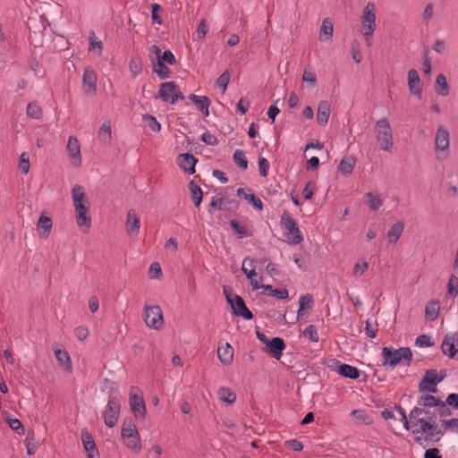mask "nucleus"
<instances>
[{
	"label": "nucleus",
	"mask_w": 458,
	"mask_h": 458,
	"mask_svg": "<svg viewBox=\"0 0 458 458\" xmlns=\"http://www.w3.org/2000/svg\"><path fill=\"white\" fill-rule=\"evenodd\" d=\"M411 428L415 443L423 445L425 441H440L445 431L437 423V416L430 410L415 407L410 411Z\"/></svg>",
	"instance_id": "f257e3e1"
},
{
	"label": "nucleus",
	"mask_w": 458,
	"mask_h": 458,
	"mask_svg": "<svg viewBox=\"0 0 458 458\" xmlns=\"http://www.w3.org/2000/svg\"><path fill=\"white\" fill-rule=\"evenodd\" d=\"M72 199L74 206L77 225L85 233L91 226L89 202L82 186L76 184L72 189Z\"/></svg>",
	"instance_id": "f03ea898"
},
{
	"label": "nucleus",
	"mask_w": 458,
	"mask_h": 458,
	"mask_svg": "<svg viewBox=\"0 0 458 458\" xmlns=\"http://www.w3.org/2000/svg\"><path fill=\"white\" fill-rule=\"evenodd\" d=\"M382 366L394 369L398 364L409 366L412 360V352L409 347L395 349L392 346H385L381 351Z\"/></svg>",
	"instance_id": "7ed1b4c3"
},
{
	"label": "nucleus",
	"mask_w": 458,
	"mask_h": 458,
	"mask_svg": "<svg viewBox=\"0 0 458 458\" xmlns=\"http://www.w3.org/2000/svg\"><path fill=\"white\" fill-rule=\"evenodd\" d=\"M375 138L379 148L391 153L394 148V136L390 123L384 117L375 123Z\"/></svg>",
	"instance_id": "20e7f679"
},
{
	"label": "nucleus",
	"mask_w": 458,
	"mask_h": 458,
	"mask_svg": "<svg viewBox=\"0 0 458 458\" xmlns=\"http://www.w3.org/2000/svg\"><path fill=\"white\" fill-rule=\"evenodd\" d=\"M360 23L362 35L367 47L372 45V37L377 29L376 23V5L372 2H369L362 10Z\"/></svg>",
	"instance_id": "39448f33"
},
{
	"label": "nucleus",
	"mask_w": 458,
	"mask_h": 458,
	"mask_svg": "<svg viewBox=\"0 0 458 458\" xmlns=\"http://www.w3.org/2000/svg\"><path fill=\"white\" fill-rule=\"evenodd\" d=\"M121 436L126 447L136 453L141 450V441L136 425L131 419H125L121 428Z\"/></svg>",
	"instance_id": "423d86ee"
},
{
	"label": "nucleus",
	"mask_w": 458,
	"mask_h": 458,
	"mask_svg": "<svg viewBox=\"0 0 458 458\" xmlns=\"http://www.w3.org/2000/svg\"><path fill=\"white\" fill-rule=\"evenodd\" d=\"M280 223L288 243L297 245L302 242L303 236L298 224L287 211L283 213Z\"/></svg>",
	"instance_id": "0eeeda50"
},
{
	"label": "nucleus",
	"mask_w": 458,
	"mask_h": 458,
	"mask_svg": "<svg viewBox=\"0 0 458 458\" xmlns=\"http://www.w3.org/2000/svg\"><path fill=\"white\" fill-rule=\"evenodd\" d=\"M143 318L148 327L160 330L164 327L163 313L159 306L145 304Z\"/></svg>",
	"instance_id": "6e6552de"
},
{
	"label": "nucleus",
	"mask_w": 458,
	"mask_h": 458,
	"mask_svg": "<svg viewBox=\"0 0 458 458\" xmlns=\"http://www.w3.org/2000/svg\"><path fill=\"white\" fill-rule=\"evenodd\" d=\"M120 411V401L114 396H110L103 413L105 425L110 428H114L118 421Z\"/></svg>",
	"instance_id": "1a4fd4ad"
},
{
	"label": "nucleus",
	"mask_w": 458,
	"mask_h": 458,
	"mask_svg": "<svg viewBox=\"0 0 458 458\" xmlns=\"http://www.w3.org/2000/svg\"><path fill=\"white\" fill-rule=\"evenodd\" d=\"M435 146L437 157L445 159L449 153L450 134L443 126H439L436 131Z\"/></svg>",
	"instance_id": "9d476101"
},
{
	"label": "nucleus",
	"mask_w": 458,
	"mask_h": 458,
	"mask_svg": "<svg viewBox=\"0 0 458 458\" xmlns=\"http://www.w3.org/2000/svg\"><path fill=\"white\" fill-rule=\"evenodd\" d=\"M129 405L131 411L136 418H145L147 411L144 399L139 389L135 386L131 387Z\"/></svg>",
	"instance_id": "9b49d317"
},
{
	"label": "nucleus",
	"mask_w": 458,
	"mask_h": 458,
	"mask_svg": "<svg viewBox=\"0 0 458 458\" xmlns=\"http://www.w3.org/2000/svg\"><path fill=\"white\" fill-rule=\"evenodd\" d=\"M158 95L163 101L171 104H175L178 99H183L184 98L174 81L162 83Z\"/></svg>",
	"instance_id": "f8f14e48"
},
{
	"label": "nucleus",
	"mask_w": 458,
	"mask_h": 458,
	"mask_svg": "<svg viewBox=\"0 0 458 458\" xmlns=\"http://www.w3.org/2000/svg\"><path fill=\"white\" fill-rule=\"evenodd\" d=\"M65 149L70 164L73 167H80L82 163V157L81 152V144L76 136H70L68 138Z\"/></svg>",
	"instance_id": "ddd939ff"
},
{
	"label": "nucleus",
	"mask_w": 458,
	"mask_h": 458,
	"mask_svg": "<svg viewBox=\"0 0 458 458\" xmlns=\"http://www.w3.org/2000/svg\"><path fill=\"white\" fill-rule=\"evenodd\" d=\"M418 404L421 409L429 410L432 407H437L439 414L441 416L450 415L451 411L448 407L445 406V403L441 401L438 397L433 396L431 394H422L420 397Z\"/></svg>",
	"instance_id": "4468645a"
},
{
	"label": "nucleus",
	"mask_w": 458,
	"mask_h": 458,
	"mask_svg": "<svg viewBox=\"0 0 458 458\" xmlns=\"http://www.w3.org/2000/svg\"><path fill=\"white\" fill-rule=\"evenodd\" d=\"M443 380V377H438L436 369L428 370L420 383L419 388L420 392H437V385Z\"/></svg>",
	"instance_id": "2eb2a0df"
},
{
	"label": "nucleus",
	"mask_w": 458,
	"mask_h": 458,
	"mask_svg": "<svg viewBox=\"0 0 458 458\" xmlns=\"http://www.w3.org/2000/svg\"><path fill=\"white\" fill-rule=\"evenodd\" d=\"M442 352L449 358H454L458 353V336L456 333L445 335L441 344Z\"/></svg>",
	"instance_id": "dca6fc26"
},
{
	"label": "nucleus",
	"mask_w": 458,
	"mask_h": 458,
	"mask_svg": "<svg viewBox=\"0 0 458 458\" xmlns=\"http://www.w3.org/2000/svg\"><path fill=\"white\" fill-rule=\"evenodd\" d=\"M229 304L234 315L243 318L246 320H250L253 318L252 313L246 307L243 299L239 295H234L233 299L229 300Z\"/></svg>",
	"instance_id": "f3484780"
},
{
	"label": "nucleus",
	"mask_w": 458,
	"mask_h": 458,
	"mask_svg": "<svg viewBox=\"0 0 458 458\" xmlns=\"http://www.w3.org/2000/svg\"><path fill=\"white\" fill-rule=\"evenodd\" d=\"M237 208L238 203L234 199L214 196L209 203L208 213L213 214L214 209L232 210L236 209Z\"/></svg>",
	"instance_id": "a211bd4d"
},
{
	"label": "nucleus",
	"mask_w": 458,
	"mask_h": 458,
	"mask_svg": "<svg viewBox=\"0 0 458 458\" xmlns=\"http://www.w3.org/2000/svg\"><path fill=\"white\" fill-rule=\"evenodd\" d=\"M197 162L198 159L190 153L180 154L176 159L178 166L184 173L189 174H193L195 173V165Z\"/></svg>",
	"instance_id": "6ab92c4d"
},
{
	"label": "nucleus",
	"mask_w": 458,
	"mask_h": 458,
	"mask_svg": "<svg viewBox=\"0 0 458 458\" xmlns=\"http://www.w3.org/2000/svg\"><path fill=\"white\" fill-rule=\"evenodd\" d=\"M254 262L255 261L253 259L245 258L242 262V270L247 276L248 279H250L252 289L258 290L260 288V284L256 279L257 273L255 270Z\"/></svg>",
	"instance_id": "aec40b11"
},
{
	"label": "nucleus",
	"mask_w": 458,
	"mask_h": 458,
	"mask_svg": "<svg viewBox=\"0 0 458 458\" xmlns=\"http://www.w3.org/2000/svg\"><path fill=\"white\" fill-rule=\"evenodd\" d=\"M81 441L88 458H99V453L97 449L95 441L91 434L86 429L81 430Z\"/></svg>",
	"instance_id": "412c9836"
},
{
	"label": "nucleus",
	"mask_w": 458,
	"mask_h": 458,
	"mask_svg": "<svg viewBox=\"0 0 458 458\" xmlns=\"http://www.w3.org/2000/svg\"><path fill=\"white\" fill-rule=\"evenodd\" d=\"M408 88L411 95L417 97L419 99L422 97V88L420 79L418 72L415 69H411L408 72Z\"/></svg>",
	"instance_id": "4be33fe9"
},
{
	"label": "nucleus",
	"mask_w": 458,
	"mask_h": 458,
	"mask_svg": "<svg viewBox=\"0 0 458 458\" xmlns=\"http://www.w3.org/2000/svg\"><path fill=\"white\" fill-rule=\"evenodd\" d=\"M140 228V220L133 209L127 212L125 229L128 234L138 235Z\"/></svg>",
	"instance_id": "5701e85b"
},
{
	"label": "nucleus",
	"mask_w": 458,
	"mask_h": 458,
	"mask_svg": "<svg viewBox=\"0 0 458 458\" xmlns=\"http://www.w3.org/2000/svg\"><path fill=\"white\" fill-rule=\"evenodd\" d=\"M83 88L86 93H95L97 90V74L91 69H85L82 75Z\"/></svg>",
	"instance_id": "b1692460"
},
{
	"label": "nucleus",
	"mask_w": 458,
	"mask_h": 458,
	"mask_svg": "<svg viewBox=\"0 0 458 458\" xmlns=\"http://www.w3.org/2000/svg\"><path fill=\"white\" fill-rule=\"evenodd\" d=\"M265 344L269 347L272 356L279 360L282 357L283 351L285 349V344L280 337H274L269 342H265Z\"/></svg>",
	"instance_id": "393cba45"
},
{
	"label": "nucleus",
	"mask_w": 458,
	"mask_h": 458,
	"mask_svg": "<svg viewBox=\"0 0 458 458\" xmlns=\"http://www.w3.org/2000/svg\"><path fill=\"white\" fill-rule=\"evenodd\" d=\"M331 106L328 101H320L318 106L317 121L319 125H326L330 116Z\"/></svg>",
	"instance_id": "a878e982"
},
{
	"label": "nucleus",
	"mask_w": 458,
	"mask_h": 458,
	"mask_svg": "<svg viewBox=\"0 0 458 458\" xmlns=\"http://www.w3.org/2000/svg\"><path fill=\"white\" fill-rule=\"evenodd\" d=\"M189 98L194 105H196L197 108L202 113V114L205 117L208 116L210 100L208 97L191 94Z\"/></svg>",
	"instance_id": "bb28decb"
},
{
	"label": "nucleus",
	"mask_w": 458,
	"mask_h": 458,
	"mask_svg": "<svg viewBox=\"0 0 458 458\" xmlns=\"http://www.w3.org/2000/svg\"><path fill=\"white\" fill-rule=\"evenodd\" d=\"M55 357L59 365L66 371L71 372L72 369V363L71 357L67 351L64 349H55Z\"/></svg>",
	"instance_id": "cd10ccee"
},
{
	"label": "nucleus",
	"mask_w": 458,
	"mask_h": 458,
	"mask_svg": "<svg viewBox=\"0 0 458 458\" xmlns=\"http://www.w3.org/2000/svg\"><path fill=\"white\" fill-rule=\"evenodd\" d=\"M217 355L223 364L229 365L233 361V349L228 343H225L218 346Z\"/></svg>",
	"instance_id": "c85d7f7f"
},
{
	"label": "nucleus",
	"mask_w": 458,
	"mask_h": 458,
	"mask_svg": "<svg viewBox=\"0 0 458 458\" xmlns=\"http://www.w3.org/2000/svg\"><path fill=\"white\" fill-rule=\"evenodd\" d=\"M334 26L333 22L329 18H325L322 21L319 29V39L321 41H331L333 38Z\"/></svg>",
	"instance_id": "c756f323"
},
{
	"label": "nucleus",
	"mask_w": 458,
	"mask_h": 458,
	"mask_svg": "<svg viewBox=\"0 0 458 458\" xmlns=\"http://www.w3.org/2000/svg\"><path fill=\"white\" fill-rule=\"evenodd\" d=\"M52 225V219L48 216L41 215L38 222L39 236L43 239H47L49 236Z\"/></svg>",
	"instance_id": "7c9ffc66"
},
{
	"label": "nucleus",
	"mask_w": 458,
	"mask_h": 458,
	"mask_svg": "<svg viewBox=\"0 0 458 458\" xmlns=\"http://www.w3.org/2000/svg\"><path fill=\"white\" fill-rule=\"evenodd\" d=\"M337 372L341 376L350 379H357L360 375V370L356 367L343 363L339 364Z\"/></svg>",
	"instance_id": "2f4dec72"
},
{
	"label": "nucleus",
	"mask_w": 458,
	"mask_h": 458,
	"mask_svg": "<svg viewBox=\"0 0 458 458\" xmlns=\"http://www.w3.org/2000/svg\"><path fill=\"white\" fill-rule=\"evenodd\" d=\"M217 396L221 402L228 405L234 403L237 398L236 394L227 386L220 387L217 391Z\"/></svg>",
	"instance_id": "473e14b6"
},
{
	"label": "nucleus",
	"mask_w": 458,
	"mask_h": 458,
	"mask_svg": "<svg viewBox=\"0 0 458 458\" xmlns=\"http://www.w3.org/2000/svg\"><path fill=\"white\" fill-rule=\"evenodd\" d=\"M354 165L355 158L352 156H346L341 160L338 171L343 175H350L353 171Z\"/></svg>",
	"instance_id": "72a5a7b5"
},
{
	"label": "nucleus",
	"mask_w": 458,
	"mask_h": 458,
	"mask_svg": "<svg viewBox=\"0 0 458 458\" xmlns=\"http://www.w3.org/2000/svg\"><path fill=\"white\" fill-rule=\"evenodd\" d=\"M404 225L403 222H397L393 225L386 234L389 243H395L401 237Z\"/></svg>",
	"instance_id": "f704fd0d"
},
{
	"label": "nucleus",
	"mask_w": 458,
	"mask_h": 458,
	"mask_svg": "<svg viewBox=\"0 0 458 458\" xmlns=\"http://www.w3.org/2000/svg\"><path fill=\"white\" fill-rule=\"evenodd\" d=\"M299 310L297 312L298 318L305 314V310H310L313 306V297L311 294H304L300 297L299 300Z\"/></svg>",
	"instance_id": "c9c22d12"
},
{
	"label": "nucleus",
	"mask_w": 458,
	"mask_h": 458,
	"mask_svg": "<svg viewBox=\"0 0 458 458\" xmlns=\"http://www.w3.org/2000/svg\"><path fill=\"white\" fill-rule=\"evenodd\" d=\"M440 310V303L438 301H431L426 304L425 307V316L428 320H435L438 315Z\"/></svg>",
	"instance_id": "e433bc0d"
},
{
	"label": "nucleus",
	"mask_w": 458,
	"mask_h": 458,
	"mask_svg": "<svg viewBox=\"0 0 458 458\" xmlns=\"http://www.w3.org/2000/svg\"><path fill=\"white\" fill-rule=\"evenodd\" d=\"M237 195L240 197H243L250 205H252L255 208L261 210L263 208L262 201L260 199L256 197L253 193H246L244 189L239 188L237 190Z\"/></svg>",
	"instance_id": "4c0bfd02"
},
{
	"label": "nucleus",
	"mask_w": 458,
	"mask_h": 458,
	"mask_svg": "<svg viewBox=\"0 0 458 458\" xmlns=\"http://www.w3.org/2000/svg\"><path fill=\"white\" fill-rule=\"evenodd\" d=\"M365 199L369 208L373 211L378 210L383 205V200L377 193L367 192Z\"/></svg>",
	"instance_id": "58836bf2"
},
{
	"label": "nucleus",
	"mask_w": 458,
	"mask_h": 458,
	"mask_svg": "<svg viewBox=\"0 0 458 458\" xmlns=\"http://www.w3.org/2000/svg\"><path fill=\"white\" fill-rule=\"evenodd\" d=\"M98 138L103 142H109L112 138V125L110 121H105L98 131Z\"/></svg>",
	"instance_id": "ea45409f"
},
{
	"label": "nucleus",
	"mask_w": 458,
	"mask_h": 458,
	"mask_svg": "<svg viewBox=\"0 0 458 458\" xmlns=\"http://www.w3.org/2000/svg\"><path fill=\"white\" fill-rule=\"evenodd\" d=\"M153 72H156L162 80L167 79L170 75V69L162 63V60L153 62Z\"/></svg>",
	"instance_id": "a19ab883"
},
{
	"label": "nucleus",
	"mask_w": 458,
	"mask_h": 458,
	"mask_svg": "<svg viewBox=\"0 0 458 458\" xmlns=\"http://www.w3.org/2000/svg\"><path fill=\"white\" fill-rule=\"evenodd\" d=\"M26 114L29 117L36 120L42 118V109L37 102H30L27 106Z\"/></svg>",
	"instance_id": "79ce46f5"
},
{
	"label": "nucleus",
	"mask_w": 458,
	"mask_h": 458,
	"mask_svg": "<svg viewBox=\"0 0 458 458\" xmlns=\"http://www.w3.org/2000/svg\"><path fill=\"white\" fill-rule=\"evenodd\" d=\"M189 189L191 191V198L195 202V206L199 208L200 206V203L202 201L203 193L201 189L193 182L191 181L189 183Z\"/></svg>",
	"instance_id": "37998d69"
},
{
	"label": "nucleus",
	"mask_w": 458,
	"mask_h": 458,
	"mask_svg": "<svg viewBox=\"0 0 458 458\" xmlns=\"http://www.w3.org/2000/svg\"><path fill=\"white\" fill-rule=\"evenodd\" d=\"M129 70L132 78H136L142 72V62L140 57L134 56L129 62Z\"/></svg>",
	"instance_id": "c03bdc74"
},
{
	"label": "nucleus",
	"mask_w": 458,
	"mask_h": 458,
	"mask_svg": "<svg viewBox=\"0 0 458 458\" xmlns=\"http://www.w3.org/2000/svg\"><path fill=\"white\" fill-rule=\"evenodd\" d=\"M230 225L238 234L239 238L250 237L252 235V233L249 232L248 228L241 225L237 220H231Z\"/></svg>",
	"instance_id": "a18cd8bd"
},
{
	"label": "nucleus",
	"mask_w": 458,
	"mask_h": 458,
	"mask_svg": "<svg viewBox=\"0 0 458 458\" xmlns=\"http://www.w3.org/2000/svg\"><path fill=\"white\" fill-rule=\"evenodd\" d=\"M437 94L445 97L448 95V84L446 77L444 74H439L437 77Z\"/></svg>",
	"instance_id": "49530a36"
},
{
	"label": "nucleus",
	"mask_w": 458,
	"mask_h": 458,
	"mask_svg": "<svg viewBox=\"0 0 458 458\" xmlns=\"http://www.w3.org/2000/svg\"><path fill=\"white\" fill-rule=\"evenodd\" d=\"M234 163L242 170H246L248 167V160L245 157V153L242 149H236L233 156Z\"/></svg>",
	"instance_id": "de8ad7c7"
},
{
	"label": "nucleus",
	"mask_w": 458,
	"mask_h": 458,
	"mask_svg": "<svg viewBox=\"0 0 458 458\" xmlns=\"http://www.w3.org/2000/svg\"><path fill=\"white\" fill-rule=\"evenodd\" d=\"M352 417H353L355 420L363 422L367 425H369L372 423V420L370 417L366 413L365 411L362 410H353L351 411L350 414Z\"/></svg>",
	"instance_id": "09e8293b"
},
{
	"label": "nucleus",
	"mask_w": 458,
	"mask_h": 458,
	"mask_svg": "<svg viewBox=\"0 0 458 458\" xmlns=\"http://www.w3.org/2000/svg\"><path fill=\"white\" fill-rule=\"evenodd\" d=\"M19 169L21 171L22 174H28L30 164V157L29 154L26 152H22L19 158Z\"/></svg>",
	"instance_id": "8fccbe9b"
},
{
	"label": "nucleus",
	"mask_w": 458,
	"mask_h": 458,
	"mask_svg": "<svg viewBox=\"0 0 458 458\" xmlns=\"http://www.w3.org/2000/svg\"><path fill=\"white\" fill-rule=\"evenodd\" d=\"M303 335L308 338L310 342L318 343V335L317 328L314 325H310L306 327L303 330Z\"/></svg>",
	"instance_id": "3c124183"
},
{
	"label": "nucleus",
	"mask_w": 458,
	"mask_h": 458,
	"mask_svg": "<svg viewBox=\"0 0 458 458\" xmlns=\"http://www.w3.org/2000/svg\"><path fill=\"white\" fill-rule=\"evenodd\" d=\"M143 121H145L150 130L153 131H160L161 130V124L157 120V118L151 114H144L143 115Z\"/></svg>",
	"instance_id": "603ef678"
},
{
	"label": "nucleus",
	"mask_w": 458,
	"mask_h": 458,
	"mask_svg": "<svg viewBox=\"0 0 458 458\" xmlns=\"http://www.w3.org/2000/svg\"><path fill=\"white\" fill-rule=\"evenodd\" d=\"M442 428L444 431L449 430L453 433L458 434V419L453 418L442 420Z\"/></svg>",
	"instance_id": "864d4df0"
},
{
	"label": "nucleus",
	"mask_w": 458,
	"mask_h": 458,
	"mask_svg": "<svg viewBox=\"0 0 458 458\" xmlns=\"http://www.w3.org/2000/svg\"><path fill=\"white\" fill-rule=\"evenodd\" d=\"M89 50L91 51V50L97 48L98 55H100L101 52H102V49H103V44H102L101 40H98L96 38V35H95L94 31H91L89 33Z\"/></svg>",
	"instance_id": "5fc2aeb1"
},
{
	"label": "nucleus",
	"mask_w": 458,
	"mask_h": 458,
	"mask_svg": "<svg viewBox=\"0 0 458 458\" xmlns=\"http://www.w3.org/2000/svg\"><path fill=\"white\" fill-rule=\"evenodd\" d=\"M230 81L229 71H225L216 80V84L218 88H221L223 92L226 90V88Z\"/></svg>",
	"instance_id": "6e6d98bb"
},
{
	"label": "nucleus",
	"mask_w": 458,
	"mask_h": 458,
	"mask_svg": "<svg viewBox=\"0 0 458 458\" xmlns=\"http://www.w3.org/2000/svg\"><path fill=\"white\" fill-rule=\"evenodd\" d=\"M415 344L418 347H430L434 345V342L432 341V338L428 335H420L416 340Z\"/></svg>",
	"instance_id": "4d7b16f0"
},
{
	"label": "nucleus",
	"mask_w": 458,
	"mask_h": 458,
	"mask_svg": "<svg viewBox=\"0 0 458 458\" xmlns=\"http://www.w3.org/2000/svg\"><path fill=\"white\" fill-rule=\"evenodd\" d=\"M448 294L455 297L458 294V277L452 275L448 281Z\"/></svg>",
	"instance_id": "13d9d810"
},
{
	"label": "nucleus",
	"mask_w": 458,
	"mask_h": 458,
	"mask_svg": "<svg viewBox=\"0 0 458 458\" xmlns=\"http://www.w3.org/2000/svg\"><path fill=\"white\" fill-rule=\"evenodd\" d=\"M369 267V264L364 259H360L354 265L353 267V276H360Z\"/></svg>",
	"instance_id": "bf43d9fd"
},
{
	"label": "nucleus",
	"mask_w": 458,
	"mask_h": 458,
	"mask_svg": "<svg viewBox=\"0 0 458 458\" xmlns=\"http://www.w3.org/2000/svg\"><path fill=\"white\" fill-rule=\"evenodd\" d=\"M258 165H259V171L260 175L263 177L267 176L268 170L270 167V165H269V162L267 161V159L263 157H259Z\"/></svg>",
	"instance_id": "052dcab7"
},
{
	"label": "nucleus",
	"mask_w": 458,
	"mask_h": 458,
	"mask_svg": "<svg viewBox=\"0 0 458 458\" xmlns=\"http://www.w3.org/2000/svg\"><path fill=\"white\" fill-rule=\"evenodd\" d=\"M434 16V5L432 4H427L422 13V20L425 24H428Z\"/></svg>",
	"instance_id": "680f3d73"
},
{
	"label": "nucleus",
	"mask_w": 458,
	"mask_h": 458,
	"mask_svg": "<svg viewBox=\"0 0 458 458\" xmlns=\"http://www.w3.org/2000/svg\"><path fill=\"white\" fill-rule=\"evenodd\" d=\"M162 11V7L158 4H151V19L154 23L162 24V19L158 13Z\"/></svg>",
	"instance_id": "e2e57ef3"
},
{
	"label": "nucleus",
	"mask_w": 458,
	"mask_h": 458,
	"mask_svg": "<svg viewBox=\"0 0 458 458\" xmlns=\"http://www.w3.org/2000/svg\"><path fill=\"white\" fill-rule=\"evenodd\" d=\"M201 140L209 146H216L218 144L217 138L214 134L210 133L209 131H205L202 133Z\"/></svg>",
	"instance_id": "0e129e2a"
},
{
	"label": "nucleus",
	"mask_w": 458,
	"mask_h": 458,
	"mask_svg": "<svg viewBox=\"0 0 458 458\" xmlns=\"http://www.w3.org/2000/svg\"><path fill=\"white\" fill-rule=\"evenodd\" d=\"M315 189H316L315 182L309 181L303 189L304 199L307 200L310 199L313 196Z\"/></svg>",
	"instance_id": "69168bd1"
},
{
	"label": "nucleus",
	"mask_w": 458,
	"mask_h": 458,
	"mask_svg": "<svg viewBox=\"0 0 458 458\" xmlns=\"http://www.w3.org/2000/svg\"><path fill=\"white\" fill-rule=\"evenodd\" d=\"M158 60H162V63H166L170 65L176 64V59L170 50H165L162 52V55H160V58Z\"/></svg>",
	"instance_id": "338daca9"
},
{
	"label": "nucleus",
	"mask_w": 458,
	"mask_h": 458,
	"mask_svg": "<svg viewBox=\"0 0 458 458\" xmlns=\"http://www.w3.org/2000/svg\"><path fill=\"white\" fill-rule=\"evenodd\" d=\"M444 403H445L446 407L448 405V406L453 407L454 409L458 410V394H448L445 402H444Z\"/></svg>",
	"instance_id": "774afa93"
}]
</instances>
